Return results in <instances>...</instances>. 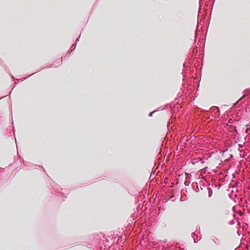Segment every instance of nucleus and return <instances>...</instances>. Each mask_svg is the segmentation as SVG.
<instances>
[{"mask_svg":"<svg viewBox=\"0 0 250 250\" xmlns=\"http://www.w3.org/2000/svg\"><path fill=\"white\" fill-rule=\"evenodd\" d=\"M208 191V195L209 197H210L212 194V190L211 188L208 187L207 188Z\"/></svg>","mask_w":250,"mask_h":250,"instance_id":"obj_1","label":"nucleus"},{"mask_svg":"<svg viewBox=\"0 0 250 250\" xmlns=\"http://www.w3.org/2000/svg\"><path fill=\"white\" fill-rule=\"evenodd\" d=\"M245 153L244 152H243V151H242V152H240V156L242 157V158H244L245 156Z\"/></svg>","mask_w":250,"mask_h":250,"instance_id":"obj_2","label":"nucleus"},{"mask_svg":"<svg viewBox=\"0 0 250 250\" xmlns=\"http://www.w3.org/2000/svg\"><path fill=\"white\" fill-rule=\"evenodd\" d=\"M244 145H245V143H243V144H238V146H239V148H242L244 146Z\"/></svg>","mask_w":250,"mask_h":250,"instance_id":"obj_3","label":"nucleus"},{"mask_svg":"<svg viewBox=\"0 0 250 250\" xmlns=\"http://www.w3.org/2000/svg\"><path fill=\"white\" fill-rule=\"evenodd\" d=\"M195 236V234L194 233H193L192 234V237H193V239H194V242H195V243H196V242H197V241H196V240H195V238H194V236Z\"/></svg>","mask_w":250,"mask_h":250,"instance_id":"obj_4","label":"nucleus"},{"mask_svg":"<svg viewBox=\"0 0 250 250\" xmlns=\"http://www.w3.org/2000/svg\"><path fill=\"white\" fill-rule=\"evenodd\" d=\"M155 112V111H153V112H151L149 113V116L151 117L152 116V114H153V113Z\"/></svg>","mask_w":250,"mask_h":250,"instance_id":"obj_5","label":"nucleus"},{"mask_svg":"<svg viewBox=\"0 0 250 250\" xmlns=\"http://www.w3.org/2000/svg\"><path fill=\"white\" fill-rule=\"evenodd\" d=\"M241 148H239V147H238V150L240 152H242V150L241 149Z\"/></svg>","mask_w":250,"mask_h":250,"instance_id":"obj_6","label":"nucleus"},{"mask_svg":"<svg viewBox=\"0 0 250 250\" xmlns=\"http://www.w3.org/2000/svg\"><path fill=\"white\" fill-rule=\"evenodd\" d=\"M79 40V39L78 38L76 40V42L78 41Z\"/></svg>","mask_w":250,"mask_h":250,"instance_id":"obj_7","label":"nucleus"}]
</instances>
